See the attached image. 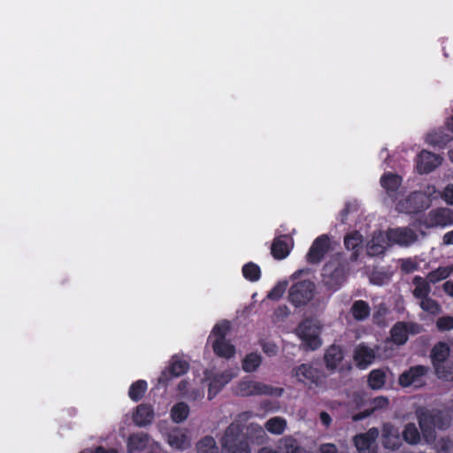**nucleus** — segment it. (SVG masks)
<instances>
[{
	"label": "nucleus",
	"instance_id": "10",
	"mask_svg": "<svg viewBox=\"0 0 453 453\" xmlns=\"http://www.w3.org/2000/svg\"><path fill=\"white\" fill-rule=\"evenodd\" d=\"M428 371L429 368L425 365L411 366L399 376L398 382L403 388L410 386L420 388L425 384V377Z\"/></svg>",
	"mask_w": 453,
	"mask_h": 453
},
{
	"label": "nucleus",
	"instance_id": "5",
	"mask_svg": "<svg viewBox=\"0 0 453 453\" xmlns=\"http://www.w3.org/2000/svg\"><path fill=\"white\" fill-rule=\"evenodd\" d=\"M316 285L310 280H299L288 289V302L296 308L307 305L314 297Z\"/></svg>",
	"mask_w": 453,
	"mask_h": 453
},
{
	"label": "nucleus",
	"instance_id": "33",
	"mask_svg": "<svg viewBox=\"0 0 453 453\" xmlns=\"http://www.w3.org/2000/svg\"><path fill=\"white\" fill-rule=\"evenodd\" d=\"M148 389V383L144 380H138L134 382L128 390V396L134 402H139Z\"/></svg>",
	"mask_w": 453,
	"mask_h": 453
},
{
	"label": "nucleus",
	"instance_id": "54",
	"mask_svg": "<svg viewBox=\"0 0 453 453\" xmlns=\"http://www.w3.org/2000/svg\"><path fill=\"white\" fill-rule=\"evenodd\" d=\"M443 243L446 245H453V230L444 234Z\"/></svg>",
	"mask_w": 453,
	"mask_h": 453
},
{
	"label": "nucleus",
	"instance_id": "8",
	"mask_svg": "<svg viewBox=\"0 0 453 453\" xmlns=\"http://www.w3.org/2000/svg\"><path fill=\"white\" fill-rule=\"evenodd\" d=\"M291 375L298 382L308 386H319L322 383L323 379L321 372L310 364L296 366L292 369Z\"/></svg>",
	"mask_w": 453,
	"mask_h": 453
},
{
	"label": "nucleus",
	"instance_id": "35",
	"mask_svg": "<svg viewBox=\"0 0 453 453\" xmlns=\"http://www.w3.org/2000/svg\"><path fill=\"white\" fill-rule=\"evenodd\" d=\"M453 273V265L448 266H440L435 270L428 273L426 279L429 282L435 284L442 280L447 279Z\"/></svg>",
	"mask_w": 453,
	"mask_h": 453
},
{
	"label": "nucleus",
	"instance_id": "38",
	"mask_svg": "<svg viewBox=\"0 0 453 453\" xmlns=\"http://www.w3.org/2000/svg\"><path fill=\"white\" fill-rule=\"evenodd\" d=\"M278 453H301V447L296 439L285 437L280 441Z\"/></svg>",
	"mask_w": 453,
	"mask_h": 453
},
{
	"label": "nucleus",
	"instance_id": "46",
	"mask_svg": "<svg viewBox=\"0 0 453 453\" xmlns=\"http://www.w3.org/2000/svg\"><path fill=\"white\" fill-rule=\"evenodd\" d=\"M389 405V400L386 396H377L371 400L370 410H372V413L378 410H383L388 408Z\"/></svg>",
	"mask_w": 453,
	"mask_h": 453
},
{
	"label": "nucleus",
	"instance_id": "51",
	"mask_svg": "<svg viewBox=\"0 0 453 453\" xmlns=\"http://www.w3.org/2000/svg\"><path fill=\"white\" fill-rule=\"evenodd\" d=\"M188 382L185 380H182L177 387L178 392L184 397H188Z\"/></svg>",
	"mask_w": 453,
	"mask_h": 453
},
{
	"label": "nucleus",
	"instance_id": "20",
	"mask_svg": "<svg viewBox=\"0 0 453 453\" xmlns=\"http://www.w3.org/2000/svg\"><path fill=\"white\" fill-rule=\"evenodd\" d=\"M344 357L342 349L335 344L329 346L324 354V363L327 370L334 371Z\"/></svg>",
	"mask_w": 453,
	"mask_h": 453
},
{
	"label": "nucleus",
	"instance_id": "3",
	"mask_svg": "<svg viewBox=\"0 0 453 453\" xmlns=\"http://www.w3.org/2000/svg\"><path fill=\"white\" fill-rule=\"evenodd\" d=\"M349 273V262L338 253L324 265L321 273L322 283L326 290L336 292L346 281Z\"/></svg>",
	"mask_w": 453,
	"mask_h": 453
},
{
	"label": "nucleus",
	"instance_id": "47",
	"mask_svg": "<svg viewBox=\"0 0 453 453\" xmlns=\"http://www.w3.org/2000/svg\"><path fill=\"white\" fill-rule=\"evenodd\" d=\"M261 347L263 351L269 357L274 356L277 354L278 347L275 343L263 342H261Z\"/></svg>",
	"mask_w": 453,
	"mask_h": 453
},
{
	"label": "nucleus",
	"instance_id": "16",
	"mask_svg": "<svg viewBox=\"0 0 453 453\" xmlns=\"http://www.w3.org/2000/svg\"><path fill=\"white\" fill-rule=\"evenodd\" d=\"M442 161L439 155L423 150L417 156V170L419 173H429L438 167Z\"/></svg>",
	"mask_w": 453,
	"mask_h": 453
},
{
	"label": "nucleus",
	"instance_id": "28",
	"mask_svg": "<svg viewBox=\"0 0 453 453\" xmlns=\"http://www.w3.org/2000/svg\"><path fill=\"white\" fill-rule=\"evenodd\" d=\"M430 283L427 279L416 275L412 279V284L415 286L412 294L418 300L429 296L431 292Z\"/></svg>",
	"mask_w": 453,
	"mask_h": 453
},
{
	"label": "nucleus",
	"instance_id": "13",
	"mask_svg": "<svg viewBox=\"0 0 453 453\" xmlns=\"http://www.w3.org/2000/svg\"><path fill=\"white\" fill-rule=\"evenodd\" d=\"M189 369V364L186 360L173 357L169 366L165 368L158 377V384L167 386L174 377L185 374Z\"/></svg>",
	"mask_w": 453,
	"mask_h": 453
},
{
	"label": "nucleus",
	"instance_id": "27",
	"mask_svg": "<svg viewBox=\"0 0 453 453\" xmlns=\"http://www.w3.org/2000/svg\"><path fill=\"white\" fill-rule=\"evenodd\" d=\"M287 236L282 235L273 240L271 246L272 256L278 260L284 259L290 252L288 243L286 242Z\"/></svg>",
	"mask_w": 453,
	"mask_h": 453
},
{
	"label": "nucleus",
	"instance_id": "56",
	"mask_svg": "<svg viewBox=\"0 0 453 453\" xmlns=\"http://www.w3.org/2000/svg\"><path fill=\"white\" fill-rule=\"evenodd\" d=\"M447 127L448 129L453 133V114L450 119L447 122Z\"/></svg>",
	"mask_w": 453,
	"mask_h": 453
},
{
	"label": "nucleus",
	"instance_id": "59",
	"mask_svg": "<svg viewBox=\"0 0 453 453\" xmlns=\"http://www.w3.org/2000/svg\"><path fill=\"white\" fill-rule=\"evenodd\" d=\"M449 157L451 162H453V150H449L448 152Z\"/></svg>",
	"mask_w": 453,
	"mask_h": 453
},
{
	"label": "nucleus",
	"instance_id": "49",
	"mask_svg": "<svg viewBox=\"0 0 453 453\" xmlns=\"http://www.w3.org/2000/svg\"><path fill=\"white\" fill-rule=\"evenodd\" d=\"M385 250L384 246L376 244L374 241H372V244L369 246V252L372 255L382 254Z\"/></svg>",
	"mask_w": 453,
	"mask_h": 453
},
{
	"label": "nucleus",
	"instance_id": "36",
	"mask_svg": "<svg viewBox=\"0 0 453 453\" xmlns=\"http://www.w3.org/2000/svg\"><path fill=\"white\" fill-rule=\"evenodd\" d=\"M262 363V357L256 353L251 352L245 356L242 360V369L246 372H255Z\"/></svg>",
	"mask_w": 453,
	"mask_h": 453
},
{
	"label": "nucleus",
	"instance_id": "34",
	"mask_svg": "<svg viewBox=\"0 0 453 453\" xmlns=\"http://www.w3.org/2000/svg\"><path fill=\"white\" fill-rule=\"evenodd\" d=\"M386 373L381 369L372 370L368 375V385L372 389H380L386 383Z\"/></svg>",
	"mask_w": 453,
	"mask_h": 453
},
{
	"label": "nucleus",
	"instance_id": "18",
	"mask_svg": "<svg viewBox=\"0 0 453 453\" xmlns=\"http://www.w3.org/2000/svg\"><path fill=\"white\" fill-rule=\"evenodd\" d=\"M382 445L391 450L398 449L402 445L399 429L391 423H385L382 426Z\"/></svg>",
	"mask_w": 453,
	"mask_h": 453
},
{
	"label": "nucleus",
	"instance_id": "39",
	"mask_svg": "<svg viewBox=\"0 0 453 453\" xmlns=\"http://www.w3.org/2000/svg\"><path fill=\"white\" fill-rule=\"evenodd\" d=\"M452 140L451 135L443 133L442 131L434 132L428 134L426 142L438 148H444Z\"/></svg>",
	"mask_w": 453,
	"mask_h": 453
},
{
	"label": "nucleus",
	"instance_id": "58",
	"mask_svg": "<svg viewBox=\"0 0 453 453\" xmlns=\"http://www.w3.org/2000/svg\"><path fill=\"white\" fill-rule=\"evenodd\" d=\"M441 442H442V446H441V449L444 450V451H447L448 450V445H447V441H445L444 440H441Z\"/></svg>",
	"mask_w": 453,
	"mask_h": 453
},
{
	"label": "nucleus",
	"instance_id": "17",
	"mask_svg": "<svg viewBox=\"0 0 453 453\" xmlns=\"http://www.w3.org/2000/svg\"><path fill=\"white\" fill-rule=\"evenodd\" d=\"M387 237L389 242L403 246H409L418 240L416 232L409 227L388 229Z\"/></svg>",
	"mask_w": 453,
	"mask_h": 453
},
{
	"label": "nucleus",
	"instance_id": "14",
	"mask_svg": "<svg viewBox=\"0 0 453 453\" xmlns=\"http://www.w3.org/2000/svg\"><path fill=\"white\" fill-rule=\"evenodd\" d=\"M379 435V430L370 428L366 433L359 434L353 439L355 447L359 453H377L375 441Z\"/></svg>",
	"mask_w": 453,
	"mask_h": 453
},
{
	"label": "nucleus",
	"instance_id": "24",
	"mask_svg": "<svg viewBox=\"0 0 453 453\" xmlns=\"http://www.w3.org/2000/svg\"><path fill=\"white\" fill-rule=\"evenodd\" d=\"M167 442L176 449H186L190 446L188 434L180 428L173 429L168 433Z\"/></svg>",
	"mask_w": 453,
	"mask_h": 453
},
{
	"label": "nucleus",
	"instance_id": "30",
	"mask_svg": "<svg viewBox=\"0 0 453 453\" xmlns=\"http://www.w3.org/2000/svg\"><path fill=\"white\" fill-rule=\"evenodd\" d=\"M403 440L410 445H417L421 441L420 432L414 423H407L402 432Z\"/></svg>",
	"mask_w": 453,
	"mask_h": 453
},
{
	"label": "nucleus",
	"instance_id": "42",
	"mask_svg": "<svg viewBox=\"0 0 453 453\" xmlns=\"http://www.w3.org/2000/svg\"><path fill=\"white\" fill-rule=\"evenodd\" d=\"M419 306L424 311L432 315H437L441 311L439 303L429 296L420 299Z\"/></svg>",
	"mask_w": 453,
	"mask_h": 453
},
{
	"label": "nucleus",
	"instance_id": "29",
	"mask_svg": "<svg viewBox=\"0 0 453 453\" xmlns=\"http://www.w3.org/2000/svg\"><path fill=\"white\" fill-rule=\"evenodd\" d=\"M212 349L214 353L220 357L231 358L235 354V347L229 342L226 341H213Z\"/></svg>",
	"mask_w": 453,
	"mask_h": 453
},
{
	"label": "nucleus",
	"instance_id": "52",
	"mask_svg": "<svg viewBox=\"0 0 453 453\" xmlns=\"http://www.w3.org/2000/svg\"><path fill=\"white\" fill-rule=\"evenodd\" d=\"M319 418L321 423L326 426L328 427L332 422V418L330 415L326 411H321L319 414Z\"/></svg>",
	"mask_w": 453,
	"mask_h": 453
},
{
	"label": "nucleus",
	"instance_id": "57",
	"mask_svg": "<svg viewBox=\"0 0 453 453\" xmlns=\"http://www.w3.org/2000/svg\"><path fill=\"white\" fill-rule=\"evenodd\" d=\"M349 208L346 206L342 211V217H347V215L349 214Z\"/></svg>",
	"mask_w": 453,
	"mask_h": 453
},
{
	"label": "nucleus",
	"instance_id": "25",
	"mask_svg": "<svg viewBox=\"0 0 453 453\" xmlns=\"http://www.w3.org/2000/svg\"><path fill=\"white\" fill-rule=\"evenodd\" d=\"M150 436L144 433L132 434L128 436L127 448L128 453L141 452L149 443Z\"/></svg>",
	"mask_w": 453,
	"mask_h": 453
},
{
	"label": "nucleus",
	"instance_id": "45",
	"mask_svg": "<svg viewBox=\"0 0 453 453\" xmlns=\"http://www.w3.org/2000/svg\"><path fill=\"white\" fill-rule=\"evenodd\" d=\"M436 327L440 332H446L453 329V317L442 316L437 319Z\"/></svg>",
	"mask_w": 453,
	"mask_h": 453
},
{
	"label": "nucleus",
	"instance_id": "23",
	"mask_svg": "<svg viewBox=\"0 0 453 453\" xmlns=\"http://www.w3.org/2000/svg\"><path fill=\"white\" fill-rule=\"evenodd\" d=\"M362 235L357 231L348 234L344 237L345 248L352 251L349 257L350 261L355 262L357 260L360 250H362Z\"/></svg>",
	"mask_w": 453,
	"mask_h": 453
},
{
	"label": "nucleus",
	"instance_id": "1",
	"mask_svg": "<svg viewBox=\"0 0 453 453\" xmlns=\"http://www.w3.org/2000/svg\"><path fill=\"white\" fill-rule=\"evenodd\" d=\"M265 435V430L257 424H250L244 433L241 424L233 422L226 427L221 445L228 453H250V444L262 443Z\"/></svg>",
	"mask_w": 453,
	"mask_h": 453
},
{
	"label": "nucleus",
	"instance_id": "55",
	"mask_svg": "<svg viewBox=\"0 0 453 453\" xmlns=\"http://www.w3.org/2000/svg\"><path fill=\"white\" fill-rule=\"evenodd\" d=\"M95 453H118V451L114 449H106L103 446H98L96 449Z\"/></svg>",
	"mask_w": 453,
	"mask_h": 453
},
{
	"label": "nucleus",
	"instance_id": "53",
	"mask_svg": "<svg viewBox=\"0 0 453 453\" xmlns=\"http://www.w3.org/2000/svg\"><path fill=\"white\" fill-rule=\"evenodd\" d=\"M442 288L449 296L453 297V281L447 280L443 283Z\"/></svg>",
	"mask_w": 453,
	"mask_h": 453
},
{
	"label": "nucleus",
	"instance_id": "21",
	"mask_svg": "<svg viewBox=\"0 0 453 453\" xmlns=\"http://www.w3.org/2000/svg\"><path fill=\"white\" fill-rule=\"evenodd\" d=\"M154 417L153 407L148 403H141L136 407L133 420L137 426L142 427L151 424Z\"/></svg>",
	"mask_w": 453,
	"mask_h": 453
},
{
	"label": "nucleus",
	"instance_id": "40",
	"mask_svg": "<svg viewBox=\"0 0 453 453\" xmlns=\"http://www.w3.org/2000/svg\"><path fill=\"white\" fill-rule=\"evenodd\" d=\"M242 273L243 277L251 282H256L261 278L260 267L253 262L245 264L242 266Z\"/></svg>",
	"mask_w": 453,
	"mask_h": 453
},
{
	"label": "nucleus",
	"instance_id": "31",
	"mask_svg": "<svg viewBox=\"0 0 453 453\" xmlns=\"http://www.w3.org/2000/svg\"><path fill=\"white\" fill-rule=\"evenodd\" d=\"M350 312L356 320L362 321L370 316L371 309L367 302L357 300L353 303Z\"/></svg>",
	"mask_w": 453,
	"mask_h": 453
},
{
	"label": "nucleus",
	"instance_id": "32",
	"mask_svg": "<svg viewBox=\"0 0 453 453\" xmlns=\"http://www.w3.org/2000/svg\"><path fill=\"white\" fill-rule=\"evenodd\" d=\"M189 414V407L184 402L175 403L171 410V418L174 423L180 424L187 419Z\"/></svg>",
	"mask_w": 453,
	"mask_h": 453
},
{
	"label": "nucleus",
	"instance_id": "37",
	"mask_svg": "<svg viewBox=\"0 0 453 453\" xmlns=\"http://www.w3.org/2000/svg\"><path fill=\"white\" fill-rule=\"evenodd\" d=\"M287 422L283 418L274 417L268 419L265 425V429L273 434H281L284 433Z\"/></svg>",
	"mask_w": 453,
	"mask_h": 453
},
{
	"label": "nucleus",
	"instance_id": "15",
	"mask_svg": "<svg viewBox=\"0 0 453 453\" xmlns=\"http://www.w3.org/2000/svg\"><path fill=\"white\" fill-rule=\"evenodd\" d=\"M400 211L414 214L424 211L426 207V197L421 192L411 193L404 201L398 204Z\"/></svg>",
	"mask_w": 453,
	"mask_h": 453
},
{
	"label": "nucleus",
	"instance_id": "19",
	"mask_svg": "<svg viewBox=\"0 0 453 453\" xmlns=\"http://www.w3.org/2000/svg\"><path fill=\"white\" fill-rule=\"evenodd\" d=\"M353 358L359 369H365L375 359V352L372 348L361 343L356 347Z\"/></svg>",
	"mask_w": 453,
	"mask_h": 453
},
{
	"label": "nucleus",
	"instance_id": "2",
	"mask_svg": "<svg viewBox=\"0 0 453 453\" xmlns=\"http://www.w3.org/2000/svg\"><path fill=\"white\" fill-rule=\"evenodd\" d=\"M415 415L422 435L427 442L435 439V428L445 430L449 426V419L441 410L418 406L415 411Z\"/></svg>",
	"mask_w": 453,
	"mask_h": 453
},
{
	"label": "nucleus",
	"instance_id": "41",
	"mask_svg": "<svg viewBox=\"0 0 453 453\" xmlns=\"http://www.w3.org/2000/svg\"><path fill=\"white\" fill-rule=\"evenodd\" d=\"M197 453H218V447L212 436H204L196 444Z\"/></svg>",
	"mask_w": 453,
	"mask_h": 453
},
{
	"label": "nucleus",
	"instance_id": "7",
	"mask_svg": "<svg viewBox=\"0 0 453 453\" xmlns=\"http://www.w3.org/2000/svg\"><path fill=\"white\" fill-rule=\"evenodd\" d=\"M320 327L311 319L303 320L296 328V334L302 340L305 350H316L321 344Z\"/></svg>",
	"mask_w": 453,
	"mask_h": 453
},
{
	"label": "nucleus",
	"instance_id": "4",
	"mask_svg": "<svg viewBox=\"0 0 453 453\" xmlns=\"http://www.w3.org/2000/svg\"><path fill=\"white\" fill-rule=\"evenodd\" d=\"M450 347L445 342H437L431 349L430 358L438 379L453 381V361H449Z\"/></svg>",
	"mask_w": 453,
	"mask_h": 453
},
{
	"label": "nucleus",
	"instance_id": "12",
	"mask_svg": "<svg viewBox=\"0 0 453 453\" xmlns=\"http://www.w3.org/2000/svg\"><path fill=\"white\" fill-rule=\"evenodd\" d=\"M330 249V238L327 234L317 237L306 254V260L311 265L319 264Z\"/></svg>",
	"mask_w": 453,
	"mask_h": 453
},
{
	"label": "nucleus",
	"instance_id": "44",
	"mask_svg": "<svg viewBox=\"0 0 453 453\" xmlns=\"http://www.w3.org/2000/svg\"><path fill=\"white\" fill-rule=\"evenodd\" d=\"M288 288L287 281H280L278 282L267 294V298L273 301L280 300L284 293L286 292Z\"/></svg>",
	"mask_w": 453,
	"mask_h": 453
},
{
	"label": "nucleus",
	"instance_id": "11",
	"mask_svg": "<svg viewBox=\"0 0 453 453\" xmlns=\"http://www.w3.org/2000/svg\"><path fill=\"white\" fill-rule=\"evenodd\" d=\"M420 332V326L414 322H396L390 329L392 342L396 345H403L408 341L409 334Z\"/></svg>",
	"mask_w": 453,
	"mask_h": 453
},
{
	"label": "nucleus",
	"instance_id": "43",
	"mask_svg": "<svg viewBox=\"0 0 453 453\" xmlns=\"http://www.w3.org/2000/svg\"><path fill=\"white\" fill-rule=\"evenodd\" d=\"M229 330L230 325L226 320L222 323L216 324L211 331V334L215 337L214 341H226V337Z\"/></svg>",
	"mask_w": 453,
	"mask_h": 453
},
{
	"label": "nucleus",
	"instance_id": "6",
	"mask_svg": "<svg viewBox=\"0 0 453 453\" xmlns=\"http://www.w3.org/2000/svg\"><path fill=\"white\" fill-rule=\"evenodd\" d=\"M284 392L282 388L273 387L252 380H241L236 388V394L240 396L272 395L281 396Z\"/></svg>",
	"mask_w": 453,
	"mask_h": 453
},
{
	"label": "nucleus",
	"instance_id": "50",
	"mask_svg": "<svg viewBox=\"0 0 453 453\" xmlns=\"http://www.w3.org/2000/svg\"><path fill=\"white\" fill-rule=\"evenodd\" d=\"M372 414V410H370L368 408V409L364 410L363 411H360V412L355 414L353 416V420L359 421V420H362V419L371 416Z\"/></svg>",
	"mask_w": 453,
	"mask_h": 453
},
{
	"label": "nucleus",
	"instance_id": "26",
	"mask_svg": "<svg viewBox=\"0 0 453 453\" xmlns=\"http://www.w3.org/2000/svg\"><path fill=\"white\" fill-rule=\"evenodd\" d=\"M403 179L400 175L386 173L380 178V185L390 196H395L402 185Z\"/></svg>",
	"mask_w": 453,
	"mask_h": 453
},
{
	"label": "nucleus",
	"instance_id": "22",
	"mask_svg": "<svg viewBox=\"0 0 453 453\" xmlns=\"http://www.w3.org/2000/svg\"><path fill=\"white\" fill-rule=\"evenodd\" d=\"M234 378L231 371L216 374L209 383L208 396L212 399Z\"/></svg>",
	"mask_w": 453,
	"mask_h": 453
},
{
	"label": "nucleus",
	"instance_id": "48",
	"mask_svg": "<svg viewBox=\"0 0 453 453\" xmlns=\"http://www.w3.org/2000/svg\"><path fill=\"white\" fill-rule=\"evenodd\" d=\"M442 197L448 204L453 205V184L445 187Z\"/></svg>",
	"mask_w": 453,
	"mask_h": 453
},
{
	"label": "nucleus",
	"instance_id": "9",
	"mask_svg": "<svg viewBox=\"0 0 453 453\" xmlns=\"http://www.w3.org/2000/svg\"><path fill=\"white\" fill-rule=\"evenodd\" d=\"M418 223L426 228L450 226L453 225V211L444 208L432 210Z\"/></svg>",
	"mask_w": 453,
	"mask_h": 453
}]
</instances>
